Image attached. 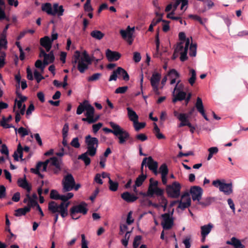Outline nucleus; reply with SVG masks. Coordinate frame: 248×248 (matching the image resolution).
Wrapping results in <instances>:
<instances>
[{"label":"nucleus","mask_w":248,"mask_h":248,"mask_svg":"<svg viewBox=\"0 0 248 248\" xmlns=\"http://www.w3.org/2000/svg\"><path fill=\"white\" fill-rule=\"evenodd\" d=\"M6 120L5 119V117H3L2 120L0 122V124L2 126H3L4 128H8L10 127H14L15 128L14 126L11 125L9 124H8L6 123Z\"/></svg>","instance_id":"69168bd1"},{"label":"nucleus","mask_w":248,"mask_h":248,"mask_svg":"<svg viewBox=\"0 0 248 248\" xmlns=\"http://www.w3.org/2000/svg\"><path fill=\"white\" fill-rule=\"evenodd\" d=\"M171 4L173 5V11H175L180 4H181V10H186L187 9V7H185L187 6L188 4V0H172L171 2Z\"/></svg>","instance_id":"b1692460"},{"label":"nucleus","mask_w":248,"mask_h":248,"mask_svg":"<svg viewBox=\"0 0 248 248\" xmlns=\"http://www.w3.org/2000/svg\"><path fill=\"white\" fill-rule=\"evenodd\" d=\"M34 76L37 83H39L42 79H44L41 74L36 70L34 71Z\"/></svg>","instance_id":"4d7b16f0"},{"label":"nucleus","mask_w":248,"mask_h":248,"mask_svg":"<svg viewBox=\"0 0 248 248\" xmlns=\"http://www.w3.org/2000/svg\"><path fill=\"white\" fill-rule=\"evenodd\" d=\"M114 135L117 137L119 139V143L120 144H124L130 137L129 133L120 125H119L117 131L115 132Z\"/></svg>","instance_id":"ddd939ff"},{"label":"nucleus","mask_w":248,"mask_h":248,"mask_svg":"<svg viewBox=\"0 0 248 248\" xmlns=\"http://www.w3.org/2000/svg\"><path fill=\"white\" fill-rule=\"evenodd\" d=\"M103 124L101 123H98L97 124L93 125V131L94 133H96L98 130L102 126Z\"/></svg>","instance_id":"680f3d73"},{"label":"nucleus","mask_w":248,"mask_h":248,"mask_svg":"<svg viewBox=\"0 0 248 248\" xmlns=\"http://www.w3.org/2000/svg\"><path fill=\"white\" fill-rule=\"evenodd\" d=\"M86 111V118H83L82 121L87 122L89 124H93L97 121V118H94V108L87 100H84L80 103L77 109V114L80 115Z\"/></svg>","instance_id":"20e7f679"},{"label":"nucleus","mask_w":248,"mask_h":248,"mask_svg":"<svg viewBox=\"0 0 248 248\" xmlns=\"http://www.w3.org/2000/svg\"><path fill=\"white\" fill-rule=\"evenodd\" d=\"M190 193L193 201L199 202L202 199L203 190L199 186H193L190 188Z\"/></svg>","instance_id":"f3484780"},{"label":"nucleus","mask_w":248,"mask_h":248,"mask_svg":"<svg viewBox=\"0 0 248 248\" xmlns=\"http://www.w3.org/2000/svg\"><path fill=\"white\" fill-rule=\"evenodd\" d=\"M195 107L197 110L202 115L206 121H209V119L205 113L202 101L200 97L197 98Z\"/></svg>","instance_id":"4be33fe9"},{"label":"nucleus","mask_w":248,"mask_h":248,"mask_svg":"<svg viewBox=\"0 0 248 248\" xmlns=\"http://www.w3.org/2000/svg\"><path fill=\"white\" fill-rule=\"evenodd\" d=\"M46 64H45V62H42V61L40 60H38L35 63V66L36 68L40 69L42 71H44V69L45 68V66Z\"/></svg>","instance_id":"09e8293b"},{"label":"nucleus","mask_w":248,"mask_h":248,"mask_svg":"<svg viewBox=\"0 0 248 248\" xmlns=\"http://www.w3.org/2000/svg\"><path fill=\"white\" fill-rule=\"evenodd\" d=\"M189 73L191 75V77L188 79V82L191 85H193L196 79V73L194 69H190Z\"/></svg>","instance_id":"ea45409f"},{"label":"nucleus","mask_w":248,"mask_h":248,"mask_svg":"<svg viewBox=\"0 0 248 248\" xmlns=\"http://www.w3.org/2000/svg\"><path fill=\"white\" fill-rule=\"evenodd\" d=\"M87 204L85 202H82L80 204L73 206L70 210V215L73 219H77L79 217H76L77 213H81L83 215L87 214L88 209Z\"/></svg>","instance_id":"1a4fd4ad"},{"label":"nucleus","mask_w":248,"mask_h":248,"mask_svg":"<svg viewBox=\"0 0 248 248\" xmlns=\"http://www.w3.org/2000/svg\"><path fill=\"white\" fill-rule=\"evenodd\" d=\"M26 196L28 198V199H29V201L26 207H29L30 210H31V207L36 206V207H37L39 205L36 200L32 199L30 195V193H27L26 194Z\"/></svg>","instance_id":"58836bf2"},{"label":"nucleus","mask_w":248,"mask_h":248,"mask_svg":"<svg viewBox=\"0 0 248 248\" xmlns=\"http://www.w3.org/2000/svg\"><path fill=\"white\" fill-rule=\"evenodd\" d=\"M159 171L161 175H167L169 170L167 165L165 163L162 164L159 167Z\"/></svg>","instance_id":"37998d69"},{"label":"nucleus","mask_w":248,"mask_h":248,"mask_svg":"<svg viewBox=\"0 0 248 248\" xmlns=\"http://www.w3.org/2000/svg\"><path fill=\"white\" fill-rule=\"evenodd\" d=\"M5 17V15L4 11L0 8V19H4ZM7 32L2 31L1 34V38L0 39V47H4L6 46L7 42L6 40Z\"/></svg>","instance_id":"412c9836"},{"label":"nucleus","mask_w":248,"mask_h":248,"mask_svg":"<svg viewBox=\"0 0 248 248\" xmlns=\"http://www.w3.org/2000/svg\"><path fill=\"white\" fill-rule=\"evenodd\" d=\"M81 248H89L88 247V242L85 239V236L84 234L81 235Z\"/></svg>","instance_id":"e2e57ef3"},{"label":"nucleus","mask_w":248,"mask_h":248,"mask_svg":"<svg viewBox=\"0 0 248 248\" xmlns=\"http://www.w3.org/2000/svg\"><path fill=\"white\" fill-rule=\"evenodd\" d=\"M31 137L32 138H33L34 137L40 146L42 145L43 143H42V140H41V138L38 133H36L34 135L31 134Z\"/></svg>","instance_id":"052dcab7"},{"label":"nucleus","mask_w":248,"mask_h":248,"mask_svg":"<svg viewBox=\"0 0 248 248\" xmlns=\"http://www.w3.org/2000/svg\"><path fill=\"white\" fill-rule=\"evenodd\" d=\"M181 188V186L180 183L175 181L171 185H167L166 192L170 197L177 198L180 195Z\"/></svg>","instance_id":"6e6552de"},{"label":"nucleus","mask_w":248,"mask_h":248,"mask_svg":"<svg viewBox=\"0 0 248 248\" xmlns=\"http://www.w3.org/2000/svg\"><path fill=\"white\" fill-rule=\"evenodd\" d=\"M42 10L46 13L47 15H52V7L50 3H45L42 5Z\"/></svg>","instance_id":"c9c22d12"},{"label":"nucleus","mask_w":248,"mask_h":248,"mask_svg":"<svg viewBox=\"0 0 248 248\" xmlns=\"http://www.w3.org/2000/svg\"><path fill=\"white\" fill-rule=\"evenodd\" d=\"M180 82V80L177 81L172 92V94L174 96L172 99V102L173 103H176L177 101H182L184 100L186 97V93L183 91H181L178 88V85Z\"/></svg>","instance_id":"2eb2a0df"},{"label":"nucleus","mask_w":248,"mask_h":248,"mask_svg":"<svg viewBox=\"0 0 248 248\" xmlns=\"http://www.w3.org/2000/svg\"><path fill=\"white\" fill-rule=\"evenodd\" d=\"M121 197L124 200L128 202H134L138 199L137 196L130 194L128 192H125L122 193Z\"/></svg>","instance_id":"bb28decb"},{"label":"nucleus","mask_w":248,"mask_h":248,"mask_svg":"<svg viewBox=\"0 0 248 248\" xmlns=\"http://www.w3.org/2000/svg\"><path fill=\"white\" fill-rule=\"evenodd\" d=\"M60 197V194L58 193L56 190L53 189L51 191L50 194V197L52 199L58 200Z\"/></svg>","instance_id":"6e6d98bb"},{"label":"nucleus","mask_w":248,"mask_h":248,"mask_svg":"<svg viewBox=\"0 0 248 248\" xmlns=\"http://www.w3.org/2000/svg\"><path fill=\"white\" fill-rule=\"evenodd\" d=\"M168 75L170 78H174L176 79L180 77V74L179 73L174 69H172L169 71Z\"/></svg>","instance_id":"de8ad7c7"},{"label":"nucleus","mask_w":248,"mask_h":248,"mask_svg":"<svg viewBox=\"0 0 248 248\" xmlns=\"http://www.w3.org/2000/svg\"><path fill=\"white\" fill-rule=\"evenodd\" d=\"M70 145L76 148H78L80 144L79 142V140L78 137L74 138L70 142Z\"/></svg>","instance_id":"3c124183"},{"label":"nucleus","mask_w":248,"mask_h":248,"mask_svg":"<svg viewBox=\"0 0 248 248\" xmlns=\"http://www.w3.org/2000/svg\"><path fill=\"white\" fill-rule=\"evenodd\" d=\"M224 180L223 182L219 179L213 181L212 184L214 186L218 188L220 191L222 192L226 195H229L232 193V183H225Z\"/></svg>","instance_id":"0eeeda50"},{"label":"nucleus","mask_w":248,"mask_h":248,"mask_svg":"<svg viewBox=\"0 0 248 248\" xmlns=\"http://www.w3.org/2000/svg\"><path fill=\"white\" fill-rule=\"evenodd\" d=\"M118 72H119L118 76H122L124 80L128 81L129 79V76L127 72L124 69L119 67H118Z\"/></svg>","instance_id":"4c0bfd02"},{"label":"nucleus","mask_w":248,"mask_h":248,"mask_svg":"<svg viewBox=\"0 0 248 248\" xmlns=\"http://www.w3.org/2000/svg\"><path fill=\"white\" fill-rule=\"evenodd\" d=\"M41 46L44 47L47 52H49L51 48L52 41L48 36H45L40 39Z\"/></svg>","instance_id":"393cba45"},{"label":"nucleus","mask_w":248,"mask_h":248,"mask_svg":"<svg viewBox=\"0 0 248 248\" xmlns=\"http://www.w3.org/2000/svg\"><path fill=\"white\" fill-rule=\"evenodd\" d=\"M23 148L20 143H19L17 145L16 150L14 152L13 157L15 161H18L19 160V157L21 160L24 159L23 157Z\"/></svg>","instance_id":"2f4dec72"},{"label":"nucleus","mask_w":248,"mask_h":248,"mask_svg":"<svg viewBox=\"0 0 248 248\" xmlns=\"http://www.w3.org/2000/svg\"><path fill=\"white\" fill-rule=\"evenodd\" d=\"M146 178V175H144L143 173L139 175L135 181L136 186H140L142 184Z\"/></svg>","instance_id":"a19ab883"},{"label":"nucleus","mask_w":248,"mask_h":248,"mask_svg":"<svg viewBox=\"0 0 248 248\" xmlns=\"http://www.w3.org/2000/svg\"><path fill=\"white\" fill-rule=\"evenodd\" d=\"M109 185V188L112 191H116L118 187V183L116 182H113L110 178L108 180Z\"/></svg>","instance_id":"79ce46f5"},{"label":"nucleus","mask_w":248,"mask_h":248,"mask_svg":"<svg viewBox=\"0 0 248 248\" xmlns=\"http://www.w3.org/2000/svg\"><path fill=\"white\" fill-rule=\"evenodd\" d=\"M0 151L1 154H4L7 156H8L9 155V151L7 147L5 144H2L1 147V149L0 150Z\"/></svg>","instance_id":"774afa93"},{"label":"nucleus","mask_w":248,"mask_h":248,"mask_svg":"<svg viewBox=\"0 0 248 248\" xmlns=\"http://www.w3.org/2000/svg\"><path fill=\"white\" fill-rule=\"evenodd\" d=\"M134 31V27L130 28L128 26L126 30H121L120 34L124 39L127 38V42L131 45L133 42L132 36Z\"/></svg>","instance_id":"a211bd4d"},{"label":"nucleus","mask_w":248,"mask_h":248,"mask_svg":"<svg viewBox=\"0 0 248 248\" xmlns=\"http://www.w3.org/2000/svg\"><path fill=\"white\" fill-rule=\"evenodd\" d=\"M147 165L148 168L155 174L158 173L157 169L158 168V163L156 161H154L151 156L148 157H145L143 158L141 163V170L142 172L143 171V169L144 165Z\"/></svg>","instance_id":"9b49d317"},{"label":"nucleus","mask_w":248,"mask_h":248,"mask_svg":"<svg viewBox=\"0 0 248 248\" xmlns=\"http://www.w3.org/2000/svg\"><path fill=\"white\" fill-rule=\"evenodd\" d=\"M30 211L29 207H24V208H19L15 210V216L16 217H20L26 214L27 213Z\"/></svg>","instance_id":"f704fd0d"},{"label":"nucleus","mask_w":248,"mask_h":248,"mask_svg":"<svg viewBox=\"0 0 248 248\" xmlns=\"http://www.w3.org/2000/svg\"><path fill=\"white\" fill-rule=\"evenodd\" d=\"M85 142L87 146V151L79 155L78 159L82 160L86 166L90 165L91 159L88 156L95 155L98 146V140L95 137H92L90 135L85 137Z\"/></svg>","instance_id":"f03ea898"},{"label":"nucleus","mask_w":248,"mask_h":248,"mask_svg":"<svg viewBox=\"0 0 248 248\" xmlns=\"http://www.w3.org/2000/svg\"><path fill=\"white\" fill-rule=\"evenodd\" d=\"M106 55L107 59L109 62L117 61L121 57V55L118 52L113 51L108 49L106 52Z\"/></svg>","instance_id":"aec40b11"},{"label":"nucleus","mask_w":248,"mask_h":248,"mask_svg":"<svg viewBox=\"0 0 248 248\" xmlns=\"http://www.w3.org/2000/svg\"><path fill=\"white\" fill-rule=\"evenodd\" d=\"M162 220L161 225L164 230H169L172 228L173 225V218L172 214L165 213L161 215Z\"/></svg>","instance_id":"f8f14e48"},{"label":"nucleus","mask_w":248,"mask_h":248,"mask_svg":"<svg viewBox=\"0 0 248 248\" xmlns=\"http://www.w3.org/2000/svg\"><path fill=\"white\" fill-rule=\"evenodd\" d=\"M190 42V39L187 38L185 43L183 42H180L175 48V52L180 55V59L182 62H184L187 59V53Z\"/></svg>","instance_id":"423d86ee"},{"label":"nucleus","mask_w":248,"mask_h":248,"mask_svg":"<svg viewBox=\"0 0 248 248\" xmlns=\"http://www.w3.org/2000/svg\"><path fill=\"white\" fill-rule=\"evenodd\" d=\"M109 124L112 128V130L107 127H104L103 128V130L106 133H112L114 135V133L117 131L119 125L114 123L113 122H110Z\"/></svg>","instance_id":"72a5a7b5"},{"label":"nucleus","mask_w":248,"mask_h":248,"mask_svg":"<svg viewBox=\"0 0 248 248\" xmlns=\"http://www.w3.org/2000/svg\"><path fill=\"white\" fill-rule=\"evenodd\" d=\"M128 89L127 86L120 87L117 88L115 91L116 93H124Z\"/></svg>","instance_id":"bf43d9fd"},{"label":"nucleus","mask_w":248,"mask_h":248,"mask_svg":"<svg viewBox=\"0 0 248 248\" xmlns=\"http://www.w3.org/2000/svg\"><path fill=\"white\" fill-rule=\"evenodd\" d=\"M17 184L20 187L26 189L28 193H30L31 190V186L27 182L25 177L24 179L19 178L17 180Z\"/></svg>","instance_id":"cd10ccee"},{"label":"nucleus","mask_w":248,"mask_h":248,"mask_svg":"<svg viewBox=\"0 0 248 248\" xmlns=\"http://www.w3.org/2000/svg\"><path fill=\"white\" fill-rule=\"evenodd\" d=\"M132 212L130 211L127 215L126 218V223L128 225L131 224L134 222V219L132 217Z\"/></svg>","instance_id":"338daca9"},{"label":"nucleus","mask_w":248,"mask_h":248,"mask_svg":"<svg viewBox=\"0 0 248 248\" xmlns=\"http://www.w3.org/2000/svg\"><path fill=\"white\" fill-rule=\"evenodd\" d=\"M161 78V74L157 72H154L150 79V82L154 92L159 94L158 85Z\"/></svg>","instance_id":"dca6fc26"},{"label":"nucleus","mask_w":248,"mask_h":248,"mask_svg":"<svg viewBox=\"0 0 248 248\" xmlns=\"http://www.w3.org/2000/svg\"><path fill=\"white\" fill-rule=\"evenodd\" d=\"M197 54V45L191 43L189 46V54L191 57H195Z\"/></svg>","instance_id":"c03bdc74"},{"label":"nucleus","mask_w":248,"mask_h":248,"mask_svg":"<svg viewBox=\"0 0 248 248\" xmlns=\"http://www.w3.org/2000/svg\"><path fill=\"white\" fill-rule=\"evenodd\" d=\"M191 204V199L189 196V193L186 192L181 196V200L179 202L178 208L182 210H184L188 207Z\"/></svg>","instance_id":"4468645a"},{"label":"nucleus","mask_w":248,"mask_h":248,"mask_svg":"<svg viewBox=\"0 0 248 248\" xmlns=\"http://www.w3.org/2000/svg\"><path fill=\"white\" fill-rule=\"evenodd\" d=\"M226 244L233 246L234 248H245L241 241L234 237H232L230 241H227Z\"/></svg>","instance_id":"c85d7f7f"},{"label":"nucleus","mask_w":248,"mask_h":248,"mask_svg":"<svg viewBox=\"0 0 248 248\" xmlns=\"http://www.w3.org/2000/svg\"><path fill=\"white\" fill-rule=\"evenodd\" d=\"M91 35L93 38L101 40L104 36V34L98 30H94L91 32Z\"/></svg>","instance_id":"e433bc0d"},{"label":"nucleus","mask_w":248,"mask_h":248,"mask_svg":"<svg viewBox=\"0 0 248 248\" xmlns=\"http://www.w3.org/2000/svg\"><path fill=\"white\" fill-rule=\"evenodd\" d=\"M62 185L63 192H68L74 189L75 181L72 175L68 174L66 175L62 181Z\"/></svg>","instance_id":"9d476101"},{"label":"nucleus","mask_w":248,"mask_h":248,"mask_svg":"<svg viewBox=\"0 0 248 248\" xmlns=\"http://www.w3.org/2000/svg\"><path fill=\"white\" fill-rule=\"evenodd\" d=\"M72 63L73 64V69L76 68V65L78 63V69L81 73H83L92 63V60L86 51L81 55L80 52L77 50L73 56Z\"/></svg>","instance_id":"7ed1b4c3"},{"label":"nucleus","mask_w":248,"mask_h":248,"mask_svg":"<svg viewBox=\"0 0 248 248\" xmlns=\"http://www.w3.org/2000/svg\"><path fill=\"white\" fill-rule=\"evenodd\" d=\"M39 57H44V62H45V64L46 65L48 64L49 63H52L55 60L54 54L52 51H51L49 53L46 54L45 50L43 49H41L40 50Z\"/></svg>","instance_id":"6ab92c4d"},{"label":"nucleus","mask_w":248,"mask_h":248,"mask_svg":"<svg viewBox=\"0 0 248 248\" xmlns=\"http://www.w3.org/2000/svg\"><path fill=\"white\" fill-rule=\"evenodd\" d=\"M15 130L16 132L17 131L18 134H19L22 137H24L25 136L28 135L29 134L28 130L23 127H20L18 129L17 128L15 127Z\"/></svg>","instance_id":"a18cd8bd"},{"label":"nucleus","mask_w":248,"mask_h":248,"mask_svg":"<svg viewBox=\"0 0 248 248\" xmlns=\"http://www.w3.org/2000/svg\"><path fill=\"white\" fill-rule=\"evenodd\" d=\"M101 76V74L99 73H95L92 76L88 77V81H94L99 79Z\"/></svg>","instance_id":"603ef678"},{"label":"nucleus","mask_w":248,"mask_h":248,"mask_svg":"<svg viewBox=\"0 0 248 248\" xmlns=\"http://www.w3.org/2000/svg\"><path fill=\"white\" fill-rule=\"evenodd\" d=\"M69 131V125L67 123H65L62 129V136L68 137Z\"/></svg>","instance_id":"13d9d810"},{"label":"nucleus","mask_w":248,"mask_h":248,"mask_svg":"<svg viewBox=\"0 0 248 248\" xmlns=\"http://www.w3.org/2000/svg\"><path fill=\"white\" fill-rule=\"evenodd\" d=\"M126 109L128 118L133 123L138 120L139 116L134 110L129 107L127 108Z\"/></svg>","instance_id":"473e14b6"},{"label":"nucleus","mask_w":248,"mask_h":248,"mask_svg":"<svg viewBox=\"0 0 248 248\" xmlns=\"http://www.w3.org/2000/svg\"><path fill=\"white\" fill-rule=\"evenodd\" d=\"M141 239V236L140 235H137L134 238L133 243V248H138L139 247L140 244V241Z\"/></svg>","instance_id":"5fc2aeb1"},{"label":"nucleus","mask_w":248,"mask_h":248,"mask_svg":"<svg viewBox=\"0 0 248 248\" xmlns=\"http://www.w3.org/2000/svg\"><path fill=\"white\" fill-rule=\"evenodd\" d=\"M213 227H214V225L211 223L201 226V235H203L204 236H207L208 235V234L211 232V231L212 229L213 228Z\"/></svg>","instance_id":"c756f323"},{"label":"nucleus","mask_w":248,"mask_h":248,"mask_svg":"<svg viewBox=\"0 0 248 248\" xmlns=\"http://www.w3.org/2000/svg\"><path fill=\"white\" fill-rule=\"evenodd\" d=\"M119 75V72H118V68L115 70H114L112 74L110 75L108 81H111L112 80L116 81Z\"/></svg>","instance_id":"864d4df0"},{"label":"nucleus","mask_w":248,"mask_h":248,"mask_svg":"<svg viewBox=\"0 0 248 248\" xmlns=\"http://www.w3.org/2000/svg\"><path fill=\"white\" fill-rule=\"evenodd\" d=\"M147 194L150 197H152L154 195L157 196H162L163 194V190L158 187V186L149 187Z\"/></svg>","instance_id":"5701e85b"},{"label":"nucleus","mask_w":248,"mask_h":248,"mask_svg":"<svg viewBox=\"0 0 248 248\" xmlns=\"http://www.w3.org/2000/svg\"><path fill=\"white\" fill-rule=\"evenodd\" d=\"M189 115L186 113H181V116L178 120L181 122L178 125V127H182L184 126H187L190 124L188 120Z\"/></svg>","instance_id":"a878e982"},{"label":"nucleus","mask_w":248,"mask_h":248,"mask_svg":"<svg viewBox=\"0 0 248 248\" xmlns=\"http://www.w3.org/2000/svg\"><path fill=\"white\" fill-rule=\"evenodd\" d=\"M6 196V188L3 185H0V199H2Z\"/></svg>","instance_id":"0e129e2a"},{"label":"nucleus","mask_w":248,"mask_h":248,"mask_svg":"<svg viewBox=\"0 0 248 248\" xmlns=\"http://www.w3.org/2000/svg\"><path fill=\"white\" fill-rule=\"evenodd\" d=\"M61 160L58 159L56 157H52L44 162H39L36 165V168H31V171L42 178L44 175L40 173V170L45 171L47 168L54 173L58 174L61 170Z\"/></svg>","instance_id":"f257e3e1"},{"label":"nucleus","mask_w":248,"mask_h":248,"mask_svg":"<svg viewBox=\"0 0 248 248\" xmlns=\"http://www.w3.org/2000/svg\"><path fill=\"white\" fill-rule=\"evenodd\" d=\"M70 202H62L60 204H58L56 202L51 201L48 203V210L52 213H59L63 218L66 217L68 214V207Z\"/></svg>","instance_id":"39448f33"},{"label":"nucleus","mask_w":248,"mask_h":248,"mask_svg":"<svg viewBox=\"0 0 248 248\" xmlns=\"http://www.w3.org/2000/svg\"><path fill=\"white\" fill-rule=\"evenodd\" d=\"M145 125L146 124L145 123H140L138 120L133 123V126L136 131H138L140 129L144 128Z\"/></svg>","instance_id":"49530a36"},{"label":"nucleus","mask_w":248,"mask_h":248,"mask_svg":"<svg viewBox=\"0 0 248 248\" xmlns=\"http://www.w3.org/2000/svg\"><path fill=\"white\" fill-rule=\"evenodd\" d=\"M130 232H127L125 234L124 238L121 241L122 244L125 247H127L128 244V241L130 236Z\"/></svg>","instance_id":"8fccbe9b"},{"label":"nucleus","mask_w":248,"mask_h":248,"mask_svg":"<svg viewBox=\"0 0 248 248\" xmlns=\"http://www.w3.org/2000/svg\"><path fill=\"white\" fill-rule=\"evenodd\" d=\"M53 8L52 16L57 14L59 16H60L63 15L64 9L62 5L59 6L58 3H55L53 4Z\"/></svg>","instance_id":"7c9ffc66"}]
</instances>
